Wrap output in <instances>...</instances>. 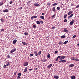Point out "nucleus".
<instances>
[{
    "label": "nucleus",
    "instance_id": "obj_1",
    "mask_svg": "<svg viewBox=\"0 0 79 79\" xmlns=\"http://www.w3.org/2000/svg\"><path fill=\"white\" fill-rule=\"evenodd\" d=\"M75 21L74 20H72L70 23V25L72 26L73 24V23H74Z\"/></svg>",
    "mask_w": 79,
    "mask_h": 79
},
{
    "label": "nucleus",
    "instance_id": "obj_2",
    "mask_svg": "<svg viewBox=\"0 0 79 79\" xmlns=\"http://www.w3.org/2000/svg\"><path fill=\"white\" fill-rule=\"evenodd\" d=\"M28 64H29L28 62H25L23 64V66H27L28 65Z\"/></svg>",
    "mask_w": 79,
    "mask_h": 79
},
{
    "label": "nucleus",
    "instance_id": "obj_3",
    "mask_svg": "<svg viewBox=\"0 0 79 79\" xmlns=\"http://www.w3.org/2000/svg\"><path fill=\"white\" fill-rule=\"evenodd\" d=\"M34 53L36 56H38V53H37V52L36 51H34Z\"/></svg>",
    "mask_w": 79,
    "mask_h": 79
},
{
    "label": "nucleus",
    "instance_id": "obj_4",
    "mask_svg": "<svg viewBox=\"0 0 79 79\" xmlns=\"http://www.w3.org/2000/svg\"><path fill=\"white\" fill-rule=\"evenodd\" d=\"M16 49L14 48L10 51V53H13V52H15V51H16Z\"/></svg>",
    "mask_w": 79,
    "mask_h": 79
},
{
    "label": "nucleus",
    "instance_id": "obj_5",
    "mask_svg": "<svg viewBox=\"0 0 79 79\" xmlns=\"http://www.w3.org/2000/svg\"><path fill=\"white\" fill-rule=\"evenodd\" d=\"M72 13H73V11L72 10H71L68 13V16H69V15L71 14H72Z\"/></svg>",
    "mask_w": 79,
    "mask_h": 79
},
{
    "label": "nucleus",
    "instance_id": "obj_6",
    "mask_svg": "<svg viewBox=\"0 0 79 79\" xmlns=\"http://www.w3.org/2000/svg\"><path fill=\"white\" fill-rule=\"evenodd\" d=\"M59 62L60 63H65V62H66V60H60Z\"/></svg>",
    "mask_w": 79,
    "mask_h": 79
},
{
    "label": "nucleus",
    "instance_id": "obj_7",
    "mask_svg": "<svg viewBox=\"0 0 79 79\" xmlns=\"http://www.w3.org/2000/svg\"><path fill=\"white\" fill-rule=\"evenodd\" d=\"M66 58V56H62L60 58V60H63V59H64Z\"/></svg>",
    "mask_w": 79,
    "mask_h": 79
},
{
    "label": "nucleus",
    "instance_id": "obj_8",
    "mask_svg": "<svg viewBox=\"0 0 79 79\" xmlns=\"http://www.w3.org/2000/svg\"><path fill=\"white\" fill-rule=\"evenodd\" d=\"M34 5L36 6H40V5L38 3H35L34 4Z\"/></svg>",
    "mask_w": 79,
    "mask_h": 79
},
{
    "label": "nucleus",
    "instance_id": "obj_9",
    "mask_svg": "<svg viewBox=\"0 0 79 79\" xmlns=\"http://www.w3.org/2000/svg\"><path fill=\"white\" fill-rule=\"evenodd\" d=\"M3 12H6V13H7V12H8L9 10L8 9H6L4 10H3Z\"/></svg>",
    "mask_w": 79,
    "mask_h": 79
},
{
    "label": "nucleus",
    "instance_id": "obj_10",
    "mask_svg": "<svg viewBox=\"0 0 79 79\" xmlns=\"http://www.w3.org/2000/svg\"><path fill=\"white\" fill-rule=\"evenodd\" d=\"M22 44L23 45H27V43H26L24 42H22Z\"/></svg>",
    "mask_w": 79,
    "mask_h": 79
},
{
    "label": "nucleus",
    "instance_id": "obj_11",
    "mask_svg": "<svg viewBox=\"0 0 79 79\" xmlns=\"http://www.w3.org/2000/svg\"><path fill=\"white\" fill-rule=\"evenodd\" d=\"M73 60H74V61H79V59H75V58H73L72 59Z\"/></svg>",
    "mask_w": 79,
    "mask_h": 79
},
{
    "label": "nucleus",
    "instance_id": "obj_12",
    "mask_svg": "<svg viewBox=\"0 0 79 79\" xmlns=\"http://www.w3.org/2000/svg\"><path fill=\"white\" fill-rule=\"evenodd\" d=\"M54 78L56 79H58L59 78V77L57 75H56L54 77Z\"/></svg>",
    "mask_w": 79,
    "mask_h": 79
},
{
    "label": "nucleus",
    "instance_id": "obj_13",
    "mask_svg": "<svg viewBox=\"0 0 79 79\" xmlns=\"http://www.w3.org/2000/svg\"><path fill=\"white\" fill-rule=\"evenodd\" d=\"M37 18V16H33L31 18V19H34V18Z\"/></svg>",
    "mask_w": 79,
    "mask_h": 79
},
{
    "label": "nucleus",
    "instance_id": "obj_14",
    "mask_svg": "<svg viewBox=\"0 0 79 79\" xmlns=\"http://www.w3.org/2000/svg\"><path fill=\"white\" fill-rule=\"evenodd\" d=\"M71 79H76V77L74 76H72L71 77Z\"/></svg>",
    "mask_w": 79,
    "mask_h": 79
},
{
    "label": "nucleus",
    "instance_id": "obj_15",
    "mask_svg": "<svg viewBox=\"0 0 79 79\" xmlns=\"http://www.w3.org/2000/svg\"><path fill=\"white\" fill-rule=\"evenodd\" d=\"M17 42V40H15L13 42V43L14 44H16V43Z\"/></svg>",
    "mask_w": 79,
    "mask_h": 79
},
{
    "label": "nucleus",
    "instance_id": "obj_16",
    "mask_svg": "<svg viewBox=\"0 0 79 79\" xmlns=\"http://www.w3.org/2000/svg\"><path fill=\"white\" fill-rule=\"evenodd\" d=\"M6 66H9L10 64V63L9 62H6Z\"/></svg>",
    "mask_w": 79,
    "mask_h": 79
},
{
    "label": "nucleus",
    "instance_id": "obj_17",
    "mask_svg": "<svg viewBox=\"0 0 79 79\" xmlns=\"http://www.w3.org/2000/svg\"><path fill=\"white\" fill-rule=\"evenodd\" d=\"M74 64H70L69 65V67H70V68H71V67H73V66H74Z\"/></svg>",
    "mask_w": 79,
    "mask_h": 79
},
{
    "label": "nucleus",
    "instance_id": "obj_18",
    "mask_svg": "<svg viewBox=\"0 0 79 79\" xmlns=\"http://www.w3.org/2000/svg\"><path fill=\"white\" fill-rule=\"evenodd\" d=\"M52 64H49L48 67V68H50L51 67H52Z\"/></svg>",
    "mask_w": 79,
    "mask_h": 79
},
{
    "label": "nucleus",
    "instance_id": "obj_19",
    "mask_svg": "<svg viewBox=\"0 0 79 79\" xmlns=\"http://www.w3.org/2000/svg\"><path fill=\"white\" fill-rule=\"evenodd\" d=\"M65 37H66V36L64 35H62L61 36V38L62 39H64V38H65Z\"/></svg>",
    "mask_w": 79,
    "mask_h": 79
},
{
    "label": "nucleus",
    "instance_id": "obj_20",
    "mask_svg": "<svg viewBox=\"0 0 79 79\" xmlns=\"http://www.w3.org/2000/svg\"><path fill=\"white\" fill-rule=\"evenodd\" d=\"M64 32H68V30L67 29H64L63 31Z\"/></svg>",
    "mask_w": 79,
    "mask_h": 79
},
{
    "label": "nucleus",
    "instance_id": "obj_21",
    "mask_svg": "<svg viewBox=\"0 0 79 79\" xmlns=\"http://www.w3.org/2000/svg\"><path fill=\"white\" fill-rule=\"evenodd\" d=\"M0 20L1 22H2V23H4L5 22V20H4V19H1Z\"/></svg>",
    "mask_w": 79,
    "mask_h": 79
},
{
    "label": "nucleus",
    "instance_id": "obj_22",
    "mask_svg": "<svg viewBox=\"0 0 79 79\" xmlns=\"http://www.w3.org/2000/svg\"><path fill=\"white\" fill-rule=\"evenodd\" d=\"M68 40L64 42L63 44H67V43H68Z\"/></svg>",
    "mask_w": 79,
    "mask_h": 79
},
{
    "label": "nucleus",
    "instance_id": "obj_23",
    "mask_svg": "<svg viewBox=\"0 0 79 79\" xmlns=\"http://www.w3.org/2000/svg\"><path fill=\"white\" fill-rule=\"evenodd\" d=\"M67 16V14L64 15V19H66V18Z\"/></svg>",
    "mask_w": 79,
    "mask_h": 79
},
{
    "label": "nucleus",
    "instance_id": "obj_24",
    "mask_svg": "<svg viewBox=\"0 0 79 79\" xmlns=\"http://www.w3.org/2000/svg\"><path fill=\"white\" fill-rule=\"evenodd\" d=\"M40 17L41 19H44V16H41Z\"/></svg>",
    "mask_w": 79,
    "mask_h": 79
},
{
    "label": "nucleus",
    "instance_id": "obj_25",
    "mask_svg": "<svg viewBox=\"0 0 79 79\" xmlns=\"http://www.w3.org/2000/svg\"><path fill=\"white\" fill-rule=\"evenodd\" d=\"M73 16V14H72L70 16H68L69 18H71Z\"/></svg>",
    "mask_w": 79,
    "mask_h": 79
},
{
    "label": "nucleus",
    "instance_id": "obj_26",
    "mask_svg": "<svg viewBox=\"0 0 79 79\" xmlns=\"http://www.w3.org/2000/svg\"><path fill=\"white\" fill-rule=\"evenodd\" d=\"M47 57L48 58H50V54L48 53V55L47 56Z\"/></svg>",
    "mask_w": 79,
    "mask_h": 79
},
{
    "label": "nucleus",
    "instance_id": "obj_27",
    "mask_svg": "<svg viewBox=\"0 0 79 79\" xmlns=\"http://www.w3.org/2000/svg\"><path fill=\"white\" fill-rule=\"evenodd\" d=\"M41 53H42V51H40L38 52V55H41Z\"/></svg>",
    "mask_w": 79,
    "mask_h": 79
},
{
    "label": "nucleus",
    "instance_id": "obj_28",
    "mask_svg": "<svg viewBox=\"0 0 79 79\" xmlns=\"http://www.w3.org/2000/svg\"><path fill=\"white\" fill-rule=\"evenodd\" d=\"M58 5V3H54V4H52V5H53V6H55L56 5Z\"/></svg>",
    "mask_w": 79,
    "mask_h": 79
},
{
    "label": "nucleus",
    "instance_id": "obj_29",
    "mask_svg": "<svg viewBox=\"0 0 79 79\" xmlns=\"http://www.w3.org/2000/svg\"><path fill=\"white\" fill-rule=\"evenodd\" d=\"M36 23H37V24H40V22H39V21H37Z\"/></svg>",
    "mask_w": 79,
    "mask_h": 79
},
{
    "label": "nucleus",
    "instance_id": "obj_30",
    "mask_svg": "<svg viewBox=\"0 0 79 79\" xmlns=\"http://www.w3.org/2000/svg\"><path fill=\"white\" fill-rule=\"evenodd\" d=\"M27 67H26L24 69V72H25V73H26V72H27Z\"/></svg>",
    "mask_w": 79,
    "mask_h": 79
},
{
    "label": "nucleus",
    "instance_id": "obj_31",
    "mask_svg": "<svg viewBox=\"0 0 79 79\" xmlns=\"http://www.w3.org/2000/svg\"><path fill=\"white\" fill-rule=\"evenodd\" d=\"M57 10H60V7H57L56 8Z\"/></svg>",
    "mask_w": 79,
    "mask_h": 79
},
{
    "label": "nucleus",
    "instance_id": "obj_32",
    "mask_svg": "<svg viewBox=\"0 0 79 79\" xmlns=\"http://www.w3.org/2000/svg\"><path fill=\"white\" fill-rule=\"evenodd\" d=\"M76 37V35H74L72 37L73 39L74 38H75Z\"/></svg>",
    "mask_w": 79,
    "mask_h": 79
},
{
    "label": "nucleus",
    "instance_id": "obj_33",
    "mask_svg": "<svg viewBox=\"0 0 79 79\" xmlns=\"http://www.w3.org/2000/svg\"><path fill=\"white\" fill-rule=\"evenodd\" d=\"M43 62H45L46 61V60H41Z\"/></svg>",
    "mask_w": 79,
    "mask_h": 79
},
{
    "label": "nucleus",
    "instance_id": "obj_34",
    "mask_svg": "<svg viewBox=\"0 0 79 79\" xmlns=\"http://www.w3.org/2000/svg\"><path fill=\"white\" fill-rule=\"evenodd\" d=\"M18 76H21V73H19Z\"/></svg>",
    "mask_w": 79,
    "mask_h": 79
},
{
    "label": "nucleus",
    "instance_id": "obj_35",
    "mask_svg": "<svg viewBox=\"0 0 79 79\" xmlns=\"http://www.w3.org/2000/svg\"><path fill=\"white\" fill-rule=\"evenodd\" d=\"M3 2H1V3H0V5H3Z\"/></svg>",
    "mask_w": 79,
    "mask_h": 79
},
{
    "label": "nucleus",
    "instance_id": "obj_36",
    "mask_svg": "<svg viewBox=\"0 0 79 79\" xmlns=\"http://www.w3.org/2000/svg\"><path fill=\"white\" fill-rule=\"evenodd\" d=\"M52 11H55V8H52Z\"/></svg>",
    "mask_w": 79,
    "mask_h": 79
},
{
    "label": "nucleus",
    "instance_id": "obj_37",
    "mask_svg": "<svg viewBox=\"0 0 79 79\" xmlns=\"http://www.w3.org/2000/svg\"><path fill=\"white\" fill-rule=\"evenodd\" d=\"M64 23H66V22H67V20L66 19H65L64 20Z\"/></svg>",
    "mask_w": 79,
    "mask_h": 79
},
{
    "label": "nucleus",
    "instance_id": "obj_38",
    "mask_svg": "<svg viewBox=\"0 0 79 79\" xmlns=\"http://www.w3.org/2000/svg\"><path fill=\"white\" fill-rule=\"evenodd\" d=\"M33 27L34 28H36V26H35V25H33Z\"/></svg>",
    "mask_w": 79,
    "mask_h": 79
},
{
    "label": "nucleus",
    "instance_id": "obj_39",
    "mask_svg": "<svg viewBox=\"0 0 79 79\" xmlns=\"http://www.w3.org/2000/svg\"><path fill=\"white\" fill-rule=\"evenodd\" d=\"M63 44V42L62 41H60L59 43V44Z\"/></svg>",
    "mask_w": 79,
    "mask_h": 79
},
{
    "label": "nucleus",
    "instance_id": "obj_40",
    "mask_svg": "<svg viewBox=\"0 0 79 79\" xmlns=\"http://www.w3.org/2000/svg\"><path fill=\"white\" fill-rule=\"evenodd\" d=\"M17 79H20L21 78V77L20 76H18L17 77Z\"/></svg>",
    "mask_w": 79,
    "mask_h": 79
},
{
    "label": "nucleus",
    "instance_id": "obj_41",
    "mask_svg": "<svg viewBox=\"0 0 79 79\" xmlns=\"http://www.w3.org/2000/svg\"><path fill=\"white\" fill-rule=\"evenodd\" d=\"M47 5H48V6H50V3H48L47 4Z\"/></svg>",
    "mask_w": 79,
    "mask_h": 79
},
{
    "label": "nucleus",
    "instance_id": "obj_42",
    "mask_svg": "<svg viewBox=\"0 0 79 79\" xmlns=\"http://www.w3.org/2000/svg\"><path fill=\"white\" fill-rule=\"evenodd\" d=\"M79 5H77V6L76 7V8H79Z\"/></svg>",
    "mask_w": 79,
    "mask_h": 79
},
{
    "label": "nucleus",
    "instance_id": "obj_43",
    "mask_svg": "<svg viewBox=\"0 0 79 79\" xmlns=\"http://www.w3.org/2000/svg\"><path fill=\"white\" fill-rule=\"evenodd\" d=\"M16 73H17V72H15V73H14V76H16Z\"/></svg>",
    "mask_w": 79,
    "mask_h": 79
},
{
    "label": "nucleus",
    "instance_id": "obj_44",
    "mask_svg": "<svg viewBox=\"0 0 79 79\" xmlns=\"http://www.w3.org/2000/svg\"><path fill=\"white\" fill-rule=\"evenodd\" d=\"M40 23L41 24H43V23H44V22L41 21H40Z\"/></svg>",
    "mask_w": 79,
    "mask_h": 79
},
{
    "label": "nucleus",
    "instance_id": "obj_45",
    "mask_svg": "<svg viewBox=\"0 0 79 79\" xmlns=\"http://www.w3.org/2000/svg\"><path fill=\"white\" fill-rule=\"evenodd\" d=\"M61 56H59L57 57V58L60 59V58H61Z\"/></svg>",
    "mask_w": 79,
    "mask_h": 79
},
{
    "label": "nucleus",
    "instance_id": "obj_46",
    "mask_svg": "<svg viewBox=\"0 0 79 79\" xmlns=\"http://www.w3.org/2000/svg\"><path fill=\"white\" fill-rule=\"evenodd\" d=\"M24 34L25 35H27L28 34V33H27L25 32V33Z\"/></svg>",
    "mask_w": 79,
    "mask_h": 79
},
{
    "label": "nucleus",
    "instance_id": "obj_47",
    "mask_svg": "<svg viewBox=\"0 0 79 79\" xmlns=\"http://www.w3.org/2000/svg\"><path fill=\"white\" fill-rule=\"evenodd\" d=\"M55 15H53L52 16V18H54V17H55Z\"/></svg>",
    "mask_w": 79,
    "mask_h": 79
},
{
    "label": "nucleus",
    "instance_id": "obj_48",
    "mask_svg": "<svg viewBox=\"0 0 79 79\" xmlns=\"http://www.w3.org/2000/svg\"><path fill=\"white\" fill-rule=\"evenodd\" d=\"M18 9H20V10H22V9H23V7H21L19 8Z\"/></svg>",
    "mask_w": 79,
    "mask_h": 79
},
{
    "label": "nucleus",
    "instance_id": "obj_49",
    "mask_svg": "<svg viewBox=\"0 0 79 79\" xmlns=\"http://www.w3.org/2000/svg\"><path fill=\"white\" fill-rule=\"evenodd\" d=\"M30 56H33V54H30Z\"/></svg>",
    "mask_w": 79,
    "mask_h": 79
},
{
    "label": "nucleus",
    "instance_id": "obj_50",
    "mask_svg": "<svg viewBox=\"0 0 79 79\" xmlns=\"http://www.w3.org/2000/svg\"><path fill=\"white\" fill-rule=\"evenodd\" d=\"M58 53V51H56L55 52V53Z\"/></svg>",
    "mask_w": 79,
    "mask_h": 79
},
{
    "label": "nucleus",
    "instance_id": "obj_51",
    "mask_svg": "<svg viewBox=\"0 0 79 79\" xmlns=\"http://www.w3.org/2000/svg\"><path fill=\"white\" fill-rule=\"evenodd\" d=\"M7 56V57L8 58H10V56L9 55H8Z\"/></svg>",
    "mask_w": 79,
    "mask_h": 79
},
{
    "label": "nucleus",
    "instance_id": "obj_52",
    "mask_svg": "<svg viewBox=\"0 0 79 79\" xmlns=\"http://www.w3.org/2000/svg\"><path fill=\"white\" fill-rule=\"evenodd\" d=\"M4 68H6V65H4Z\"/></svg>",
    "mask_w": 79,
    "mask_h": 79
},
{
    "label": "nucleus",
    "instance_id": "obj_53",
    "mask_svg": "<svg viewBox=\"0 0 79 79\" xmlns=\"http://www.w3.org/2000/svg\"><path fill=\"white\" fill-rule=\"evenodd\" d=\"M31 1H32V0H31L30 1H28L27 2V3H31Z\"/></svg>",
    "mask_w": 79,
    "mask_h": 79
},
{
    "label": "nucleus",
    "instance_id": "obj_54",
    "mask_svg": "<svg viewBox=\"0 0 79 79\" xmlns=\"http://www.w3.org/2000/svg\"><path fill=\"white\" fill-rule=\"evenodd\" d=\"M9 3L10 4H11L12 3V1H10Z\"/></svg>",
    "mask_w": 79,
    "mask_h": 79
},
{
    "label": "nucleus",
    "instance_id": "obj_55",
    "mask_svg": "<svg viewBox=\"0 0 79 79\" xmlns=\"http://www.w3.org/2000/svg\"><path fill=\"white\" fill-rule=\"evenodd\" d=\"M58 60V58H56V61H57Z\"/></svg>",
    "mask_w": 79,
    "mask_h": 79
},
{
    "label": "nucleus",
    "instance_id": "obj_56",
    "mask_svg": "<svg viewBox=\"0 0 79 79\" xmlns=\"http://www.w3.org/2000/svg\"><path fill=\"white\" fill-rule=\"evenodd\" d=\"M1 31H4V29H2L1 30Z\"/></svg>",
    "mask_w": 79,
    "mask_h": 79
},
{
    "label": "nucleus",
    "instance_id": "obj_57",
    "mask_svg": "<svg viewBox=\"0 0 79 79\" xmlns=\"http://www.w3.org/2000/svg\"><path fill=\"white\" fill-rule=\"evenodd\" d=\"M32 69H29V71H32Z\"/></svg>",
    "mask_w": 79,
    "mask_h": 79
},
{
    "label": "nucleus",
    "instance_id": "obj_58",
    "mask_svg": "<svg viewBox=\"0 0 79 79\" xmlns=\"http://www.w3.org/2000/svg\"><path fill=\"white\" fill-rule=\"evenodd\" d=\"M42 15H44V13H43L42 14Z\"/></svg>",
    "mask_w": 79,
    "mask_h": 79
},
{
    "label": "nucleus",
    "instance_id": "obj_59",
    "mask_svg": "<svg viewBox=\"0 0 79 79\" xmlns=\"http://www.w3.org/2000/svg\"><path fill=\"white\" fill-rule=\"evenodd\" d=\"M52 29H54V28H55V27H52Z\"/></svg>",
    "mask_w": 79,
    "mask_h": 79
},
{
    "label": "nucleus",
    "instance_id": "obj_60",
    "mask_svg": "<svg viewBox=\"0 0 79 79\" xmlns=\"http://www.w3.org/2000/svg\"><path fill=\"white\" fill-rule=\"evenodd\" d=\"M71 6H74V4H72L71 5Z\"/></svg>",
    "mask_w": 79,
    "mask_h": 79
},
{
    "label": "nucleus",
    "instance_id": "obj_61",
    "mask_svg": "<svg viewBox=\"0 0 79 79\" xmlns=\"http://www.w3.org/2000/svg\"><path fill=\"white\" fill-rule=\"evenodd\" d=\"M37 68H35V70H37Z\"/></svg>",
    "mask_w": 79,
    "mask_h": 79
},
{
    "label": "nucleus",
    "instance_id": "obj_62",
    "mask_svg": "<svg viewBox=\"0 0 79 79\" xmlns=\"http://www.w3.org/2000/svg\"><path fill=\"white\" fill-rule=\"evenodd\" d=\"M53 8H55V7H53Z\"/></svg>",
    "mask_w": 79,
    "mask_h": 79
},
{
    "label": "nucleus",
    "instance_id": "obj_63",
    "mask_svg": "<svg viewBox=\"0 0 79 79\" xmlns=\"http://www.w3.org/2000/svg\"><path fill=\"white\" fill-rule=\"evenodd\" d=\"M61 5H63V4H61Z\"/></svg>",
    "mask_w": 79,
    "mask_h": 79
}]
</instances>
